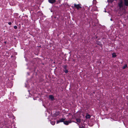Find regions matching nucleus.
Masks as SVG:
<instances>
[{
  "label": "nucleus",
  "instance_id": "f257e3e1",
  "mask_svg": "<svg viewBox=\"0 0 128 128\" xmlns=\"http://www.w3.org/2000/svg\"><path fill=\"white\" fill-rule=\"evenodd\" d=\"M124 4L122 0H120L118 3L117 8L120 12L122 13L121 15H123L126 13L125 6H128V0H123Z\"/></svg>",
  "mask_w": 128,
  "mask_h": 128
},
{
  "label": "nucleus",
  "instance_id": "f03ea898",
  "mask_svg": "<svg viewBox=\"0 0 128 128\" xmlns=\"http://www.w3.org/2000/svg\"><path fill=\"white\" fill-rule=\"evenodd\" d=\"M72 122L71 120H70L69 121H65L64 122V124L66 125H68L69 123H70Z\"/></svg>",
  "mask_w": 128,
  "mask_h": 128
},
{
  "label": "nucleus",
  "instance_id": "7ed1b4c3",
  "mask_svg": "<svg viewBox=\"0 0 128 128\" xmlns=\"http://www.w3.org/2000/svg\"><path fill=\"white\" fill-rule=\"evenodd\" d=\"M66 119L65 118H62L61 119L59 120H58L57 121L56 123L58 124L60 122H64V120Z\"/></svg>",
  "mask_w": 128,
  "mask_h": 128
},
{
  "label": "nucleus",
  "instance_id": "20e7f679",
  "mask_svg": "<svg viewBox=\"0 0 128 128\" xmlns=\"http://www.w3.org/2000/svg\"><path fill=\"white\" fill-rule=\"evenodd\" d=\"M74 7L76 8L77 9H78L80 8H81V7L80 6V4H74Z\"/></svg>",
  "mask_w": 128,
  "mask_h": 128
},
{
  "label": "nucleus",
  "instance_id": "39448f33",
  "mask_svg": "<svg viewBox=\"0 0 128 128\" xmlns=\"http://www.w3.org/2000/svg\"><path fill=\"white\" fill-rule=\"evenodd\" d=\"M49 98L52 100H54V96L52 95H50L49 96Z\"/></svg>",
  "mask_w": 128,
  "mask_h": 128
},
{
  "label": "nucleus",
  "instance_id": "423d86ee",
  "mask_svg": "<svg viewBox=\"0 0 128 128\" xmlns=\"http://www.w3.org/2000/svg\"><path fill=\"white\" fill-rule=\"evenodd\" d=\"M48 2L51 3L53 4L56 2V0H48Z\"/></svg>",
  "mask_w": 128,
  "mask_h": 128
},
{
  "label": "nucleus",
  "instance_id": "0eeeda50",
  "mask_svg": "<svg viewBox=\"0 0 128 128\" xmlns=\"http://www.w3.org/2000/svg\"><path fill=\"white\" fill-rule=\"evenodd\" d=\"M91 116L89 114H87L86 116V118H89Z\"/></svg>",
  "mask_w": 128,
  "mask_h": 128
},
{
  "label": "nucleus",
  "instance_id": "6e6552de",
  "mask_svg": "<svg viewBox=\"0 0 128 128\" xmlns=\"http://www.w3.org/2000/svg\"><path fill=\"white\" fill-rule=\"evenodd\" d=\"M76 122L78 123H79L80 122V120L79 118H76Z\"/></svg>",
  "mask_w": 128,
  "mask_h": 128
},
{
  "label": "nucleus",
  "instance_id": "1a4fd4ad",
  "mask_svg": "<svg viewBox=\"0 0 128 128\" xmlns=\"http://www.w3.org/2000/svg\"><path fill=\"white\" fill-rule=\"evenodd\" d=\"M112 57L113 58H115L116 56V54L114 53H113L112 54Z\"/></svg>",
  "mask_w": 128,
  "mask_h": 128
},
{
  "label": "nucleus",
  "instance_id": "9d476101",
  "mask_svg": "<svg viewBox=\"0 0 128 128\" xmlns=\"http://www.w3.org/2000/svg\"><path fill=\"white\" fill-rule=\"evenodd\" d=\"M50 123L52 125H54L55 124V122L54 121H51Z\"/></svg>",
  "mask_w": 128,
  "mask_h": 128
},
{
  "label": "nucleus",
  "instance_id": "9b49d317",
  "mask_svg": "<svg viewBox=\"0 0 128 128\" xmlns=\"http://www.w3.org/2000/svg\"><path fill=\"white\" fill-rule=\"evenodd\" d=\"M127 67V65L126 64L125 65H124L123 67H122V68L123 69H124L126 68Z\"/></svg>",
  "mask_w": 128,
  "mask_h": 128
},
{
  "label": "nucleus",
  "instance_id": "f8f14e48",
  "mask_svg": "<svg viewBox=\"0 0 128 128\" xmlns=\"http://www.w3.org/2000/svg\"><path fill=\"white\" fill-rule=\"evenodd\" d=\"M96 0H93V4H96Z\"/></svg>",
  "mask_w": 128,
  "mask_h": 128
},
{
  "label": "nucleus",
  "instance_id": "ddd939ff",
  "mask_svg": "<svg viewBox=\"0 0 128 128\" xmlns=\"http://www.w3.org/2000/svg\"><path fill=\"white\" fill-rule=\"evenodd\" d=\"M64 71L66 73H67L68 72V70L67 69L64 70Z\"/></svg>",
  "mask_w": 128,
  "mask_h": 128
},
{
  "label": "nucleus",
  "instance_id": "4468645a",
  "mask_svg": "<svg viewBox=\"0 0 128 128\" xmlns=\"http://www.w3.org/2000/svg\"><path fill=\"white\" fill-rule=\"evenodd\" d=\"M66 68L67 67L66 66H64V70L66 69Z\"/></svg>",
  "mask_w": 128,
  "mask_h": 128
},
{
  "label": "nucleus",
  "instance_id": "2eb2a0df",
  "mask_svg": "<svg viewBox=\"0 0 128 128\" xmlns=\"http://www.w3.org/2000/svg\"><path fill=\"white\" fill-rule=\"evenodd\" d=\"M14 28L15 29H16L17 28V27L16 26H14Z\"/></svg>",
  "mask_w": 128,
  "mask_h": 128
},
{
  "label": "nucleus",
  "instance_id": "dca6fc26",
  "mask_svg": "<svg viewBox=\"0 0 128 128\" xmlns=\"http://www.w3.org/2000/svg\"><path fill=\"white\" fill-rule=\"evenodd\" d=\"M80 128H84V126H80Z\"/></svg>",
  "mask_w": 128,
  "mask_h": 128
},
{
  "label": "nucleus",
  "instance_id": "f3484780",
  "mask_svg": "<svg viewBox=\"0 0 128 128\" xmlns=\"http://www.w3.org/2000/svg\"><path fill=\"white\" fill-rule=\"evenodd\" d=\"M96 42V43L97 44H99V45H100V43L99 42Z\"/></svg>",
  "mask_w": 128,
  "mask_h": 128
},
{
  "label": "nucleus",
  "instance_id": "a211bd4d",
  "mask_svg": "<svg viewBox=\"0 0 128 128\" xmlns=\"http://www.w3.org/2000/svg\"><path fill=\"white\" fill-rule=\"evenodd\" d=\"M8 24L10 25L11 24H12V23L11 22H8Z\"/></svg>",
  "mask_w": 128,
  "mask_h": 128
},
{
  "label": "nucleus",
  "instance_id": "6ab92c4d",
  "mask_svg": "<svg viewBox=\"0 0 128 128\" xmlns=\"http://www.w3.org/2000/svg\"><path fill=\"white\" fill-rule=\"evenodd\" d=\"M110 20H111L112 21V19H110Z\"/></svg>",
  "mask_w": 128,
  "mask_h": 128
},
{
  "label": "nucleus",
  "instance_id": "aec40b11",
  "mask_svg": "<svg viewBox=\"0 0 128 128\" xmlns=\"http://www.w3.org/2000/svg\"><path fill=\"white\" fill-rule=\"evenodd\" d=\"M105 12H106V11L105 10Z\"/></svg>",
  "mask_w": 128,
  "mask_h": 128
}]
</instances>
